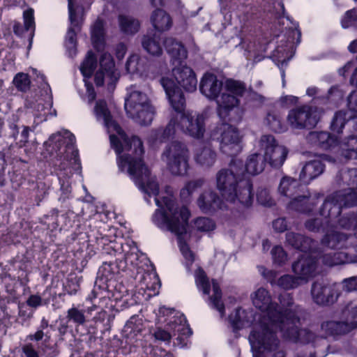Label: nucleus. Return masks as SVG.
<instances>
[{"label":"nucleus","mask_w":357,"mask_h":357,"mask_svg":"<svg viewBox=\"0 0 357 357\" xmlns=\"http://www.w3.org/2000/svg\"><path fill=\"white\" fill-rule=\"evenodd\" d=\"M50 348V346L47 344V339H45L40 343H25L22 347V351L25 357H40L41 355L45 354L47 349Z\"/></svg>","instance_id":"30"},{"label":"nucleus","mask_w":357,"mask_h":357,"mask_svg":"<svg viewBox=\"0 0 357 357\" xmlns=\"http://www.w3.org/2000/svg\"><path fill=\"white\" fill-rule=\"evenodd\" d=\"M341 228L346 229H353L354 235H348L338 231L327 234L322 239L323 245L331 249H342L354 246V241L357 238V215L342 217L338 221Z\"/></svg>","instance_id":"8"},{"label":"nucleus","mask_w":357,"mask_h":357,"mask_svg":"<svg viewBox=\"0 0 357 357\" xmlns=\"http://www.w3.org/2000/svg\"><path fill=\"white\" fill-rule=\"evenodd\" d=\"M225 89L229 93H223L217 100L218 114L225 121H230V112L240 104L239 97H242L247 91L245 82L231 78L227 79L224 84Z\"/></svg>","instance_id":"7"},{"label":"nucleus","mask_w":357,"mask_h":357,"mask_svg":"<svg viewBox=\"0 0 357 357\" xmlns=\"http://www.w3.org/2000/svg\"><path fill=\"white\" fill-rule=\"evenodd\" d=\"M26 303L29 306L36 308L42 305V298L38 295H31Z\"/></svg>","instance_id":"60"},{"label":"nucleus","mask_w":357,"mask_h":357,"mask_svg":"<svg viewBox=\"0 0 357 357\" xmlns=\"http://www.w3.org/2000/svg\"><path fill=\"white\" fill-rule=\"evenodd\" d=\"M357 21V12L356 9H351L346 12L343 18L342 19L341 23L344 28H348L352 25H354Z\"/></svg>","instance_id":"50"},{"label":"nucleus","mask_w":357,"mask_h":357,"mask_svg":"<svg viewBox=\"0 0 357 357\" xmlns=\"http://www.w3.org/2000/svg\"><path fill=\"white\" fill-rule=\"evenodd\" d=\"M211 137L220 143V151L229 155L234 156L241 151L239 132L235 127L227 123H222L212 132Z\"/></svg>","instance_id":"9"},{"label":"nucleus","mask_w":357,"mask_h":357,"mask_svg":"<svg viewBox=\"0 0 357 357\" xmlns=\"http://www.w3.org/2000/svg\"><path fill=\"white\" fill-rule=\"evenodd\" d=\"M160 84L168 96L170 104L176 114L172 116L165 128L153 130L151 140L153 143H162L168 140L178 130L199 139L205 132V117L203 114L185 113V99L181 89L174 80L169 77H162Z\"/></svg>","instance_id":"3"},{"label":"nucleus","mask_w":357,"mask_h":357,"mask_svg":"<svg viewBox=\"0 0 357 357\" xmlns=\"http://www.w3.org/2000/svg\"><path fill=\"white\" fill-rule=\"evenodd\" d=\"M168 169L172 174L184 176L189 168V151L186 146L179 142H173L164 151Z\"/></svg>","instance_id":"10"},{"label":"nucleus","mask_w":357,"mask_h":357,"mask_svg":"<svg viewBox=\"0 0 357 357\" xmlns=\"http://www.w3.org/2000/svg\"><path fill=\"white\" fill-rule=\"evenodd\" d=\"M195 278L197 288L202 290L204 294L208 295L211 291V284L206 272L202 268H198L195 272Z\"/></svg>","instance_id":"38"},{"label":"nucleus","mask_w":357,"mask_h":357,"mask_svg":"<svg viewBox=\"0 0 357 357\" xmlns=\"http://www.w3.org/2000/svg\"><path fill=\"white\" fill-rule=\"evenodd\" d=\"M120 137L110 135V142L117 154L119 169L126 171L139 189L149 195H157L159 185L155 177L151 176V172L146 166L142 156L144 153L143 143L137 136L127 137L119 133Z\"/></svg>","instance_id":"2"},{"label":"nucleus","mask_w":357,"mask_h":357,"mask_svg":"<svg viewBox=\"0 0 357 357\" xmlns=\"http://www.w3.org/2000/svg\"><path fill=\"white\" fill-rule=\"evenodd\" d=\"M95 113L98 118L102 119L105 123L108 126L112 120V116L107 109V103L105 100L97 101L95 106Z\"/></svg>","instance_id":"46"},{"label":"nucleus","mask_w":357,"mask_h":357,"mask_svg":"<svg viewBox=\"0 0 357 357\" xmlns=\"http://www.w3.org/2000/svg\"><path fill=\"white\" fill-rule=\"evenodd\" d=\"M321 260L325 265L333 266L345 263L347 261V256L344 252L331 251L324 253L321 256Z\"/></svg>","instance_id":"37"},{"label":"nucleus","mask_w":357,"mask_h":357,"mask_svg":"<svg viewBox=\"0 0 357 357\" xmlns=\"http://www.w3.org/2000/svg\"><path fill=\"white\" fill-rule=\"evenodd\" d=\"M194 227L199 231L208 232L215 229V224L210 218L199 217L195 220Z\"/></svg>","instance_id":"45"},{"label":"nucleus","mask_w":357,"mask_h":357,"mask_svg":"<svg viewBox=\"0 0 357 357\" xmlns=\"http://www.w3.org/2000/svg\"><path fill=\"white\" fill-rule=\"evenodd\" d=\"M223 83L218 77L211 73H205L199 84L201 93L210 100H218L222 89Z\"/></svg>","instance_id":"18"},{"label":"nucleus","mask_w":357,"mask_h":357,"mask_svg":"<svg viewBox=\"0 0 357 357\" xmlns=\"http://www.w3.org/2000/svg\"><path fill=\"white\" fill-rule=\"evenodd\" d=\"M197 205L204 213L224 208L225 204L219 196L213 191H205L197 199Z\"/></svg>","instance_id":"21"},{"label":"nucleus","mask_w":357,"mask_h":357,"mask_svg":"<svg viewBox=\"0 0 357 357\" xmlns=\"http://www.w3.org/2000/svg\"><path fill=\"white\" fill-rule=\"evenodd\" d=\"M119 77V73L115 68V63L112 55L105 52L100 59V68L95 73L94 82L97 86L104 85L105 80L108 84L115 83Z\"/></svg>","instance_id":"14"},{"label":"nucleus","mask_w":357,"mask_h":357,"mask_svg":"<svg viewBox=\"0 0 357 357\" xmlns=\"http://www.w3.org/2000/svg\"><path fill=\"white\" fill-rule=\"evenodd\" d=\"M155 110L151 102L142 106V107L136 109V113L128 114L132 119H135L138 123L141 125H149L151 123L153 119Z\"/></svg>","instance_id":"28"},{"label":"nucleus","mask_w":357,"mask_h":357,"mask_svg":"<svg viewBox=\"0 0 357 357\" xmlns=\"http://www.w3.org/2000/svg\"><path fill=\"white\" fill-rule=\"evenodd\" d=\"M273 227L278 232H284L287 229V223L285 218H278L273 222Z\"/></svg>","instance_id":"58"},{"label":"nucleus","mask_w":357,"mask_h":357,"mask_svg":"<svg viewBox=\"0 0 357 357\" xmlns=\"http://www.w3.org/2000/svg\"><path fill=\"white\" fill-rule=\"evenodd\" d=\"M298 183L296 180L284 177L279 185V192L281 195L291 197L298 192Z\"/></svg>","instance_id":"36"},{"label":"nucleus","mask_w":357,"mask_h":357,"mask_svg":"<svg viewBox=\"0 0 357 357\" xmlns=\"http://www.w3.org/2000/svg\"><path fill=\"white\" fill-rule=\"evenodd\" d=\"M317 261L305 252L292 264V271L302 283L307 282L315 275Z\"/></svg>","instance_id":"16"},{"label":"nucleus","mask_w":357,"mask_h":357,"mask_svg":"<svg viewBox=\"0 0 357 357\" xmlns=\"http://www.w3.org/2000/svg\"><path fill=\"white\" fill-rule=\"evenodd\" d=\"M260 146L264 150V158L272 167H281L286 160L288 150L279 144L275 137L270 135H263L260 139Z\"/></svg>","instance_id":"13"},{"label":"nucleus","mask_w":357,"mask_h":357,"mask_svg":"<svg viewBox=\"0 0 357 357\" xmlns=\"http://www.w3.org/2000/svg\"><path fill=\"white\" fill-rule=\"evenodd\" d=\"M265 165L264 157L261 154L254 153L248 158L245 169L248 174L254 176L262 172Z\"/></svg>","instance_id":"29"},{"label":"nucleus","mask_w":357,"mask_h":357,"mask_svg":"<svg viewBox=\"0 0 357 357\" xmlns=\"http://www.w3.org/2000/svg\"><path fill=\"white\" fill-rule=\"evenodd\" d=\"M307 140L311 145L323 150L330 149L338 144L337 139L326 131L310 132Z\"/></svg>","instance_id":"19"},{"label":"nucleus","mask_w":357,"mask_h":357,"mask_svg":"<svg viewBox=\"0 0 357 357\" xmlns=\"http://www.w3.org/2000/svg\"><path fill=\"white\" fill-rule=\"evenodd\" d=\"M348 110L335 112L331 124L332 131L341 133L347 123H351L357 132V92L352 91L348 97Z\"/></svg>","instance_id":"12"},{"label":"nucleus","mask_w":357,"mask_h":357,"mask_svg":"<svg viewBox=\"0 0 357 357\" xmlns=\"http://www.w3.org/2000/svg\"><path fill=\"white\" fill-rule=\"evenodd\" d=\"M257 202L264 206H271L274 204V200L270 195L269 191L266 188H259L257 192Z\"/></svg>","instance_id":"49"},{"label":"nucleus","mask_w":357,"mask_h":357,"mask_svg":"<svg viewBox=\"0 0 357 357\" xmlns=\"http://www.w3.org/2000/svg\"><path fill=\"white\" fill-rule=\"evenodd\" d=\"M164 46L174 64L177 63L179 66L187 58L188 52L185 46L175 38H167L164 41Z\"/></svg>","instance_id":"20"},{"label":"nucleus","mask_w":357,"mask_h":357,"mask_svg":"<svg viewBox=\"0 0 357 357\" xmlns=\"http://www.w3.org/2000/svg\"><path fill=\"white\" fill-rule=\"evenodd\" d=\"M259 271L263 277L271 284H273L278 277V272L273 270H268L264 266L259 267Z\"/></svg>","instance_id":"53"},{"label":"nucleus","mask_w":357,"mask_h":357,"mask_svg":"<svg viewBox=\"0 0 357 357\" xmlns=\"http://www.w3.org/2000/svg\"><path fill=\"white\" fill-rule=\"evenodd\" d=\"M172 336V335L169 332L160 328L158 329L154 333V337H155V339L165 342L167 343L170 342Z\"/></svg>","instance_id":"57"},{"label":"nucleus","mask_w":357,"mask_h":357,"mask_svg":"<svg viewBox=\"0 0 357 357\" xmlns=\"http://www.w3.org/2000/svg\"><path fill=\"white\" fill-rule=\"evenodd\" d=\"M155 204L159 207L152 218L155 225L178 236L186 233L190 217L187 206L179 205L169 197H164L162 200L155 198Z\"/></svg>","instance_id":"6"},{"label":"nucleus","mask_w":357,"mask_h":357,"mask_svg":"<svg viewBox=\"0 0 357 357\" xmlns=\"http://www.w3.org/2000/svg\"><path fill=\"white\" fill-rule=\"evenodd\" d=\"M13 84L18 91L26 92L31 86L29 75L24 73H17L13 79Z\"/></svg>","instance_id":"43"},{"label":"nucleus","mask_w":357,"mask_h":357,"mask_svg":"<svg viewBox=\"0 0 357 357\" xmlns=\"http://www.w3.org/2000/svg\"><path fill=\"white\" fill-rule=\"evenodd\" d=\"M175 330L182 335H188L190 336L192 334L191 329L185 325H176Z\"/></svg>","instance_id":"63"},{"label":"nucleus","mask_w":357,"mask_h":357,"mask_svg":"<svg viewBox=\"0 0 357 357\" xmlns=\"http://www.w3.org/2000/svg\"><path fill=\"white\" fill-rule=\"evenodd\" d=\"M127 51L126 46L123 43H119L116 45L115 49L116 56L118 59H122Z\"/></svg>","instance_id":"61"},{"label":"nucleus","mask_w":357,"mask_h":357,"mask_svg":"<svg viewBox=\"0 0 357 357\" xmlns=\"http://www.w3.org/2000/svg\"><path fill=\"white\" fill-rule=\"evenodd\" d=\"M318 196L304 195L296 196L288 204V208L299 213H308L317 204Z\"/></svg>","instance_id":"23"},{"label":"nucleus","mask_w":357,"mask_h":357,"mask_svg":"<svg viewBox=\"0 0 357 357\" xmlns=\"http://www.w3.org/2000/svg\"><path fill=\"white\" fill-rule=\"evenodd\" d=\"M311 294L313 301L321 305L333 304L339 296L335 284L331 285L319 281L312 284Z\"/></svg>","instance_id":"15"},{"label":"nucleus","mask_w":357,"mask_h":357,"mask_svg":"<svg viewBox=\"0 0 357 357\" xmlns=\"http://www.w3.org/2000/svg\"><path fill=\"white\" fill-rule=\"evenodd\" d=\"M172 75L177 84L184 90L193 92L197 89V79L192 68L182 64L172 69Z\"/></svg>","instance_id":"17"},{"label":"nucleus","mask_w":357,"mask_h":357,"mask_svg":"<svg viewBox=\"0 0 357 357\" xmlns=\"http://www.w3.org/2000/svg\"><path fill=\"white\" fill-rule=\"evenodd\" d=\"M204 183L203 178H198L188 182L185 186L181 189L180 195L181 198L187 199L190 197L197 189L201 188Z\"/></svg>","instance_id":"47"},{"label":"nucleus","mask_w":357,"mask_h":357,"mask_svg":"<svg viewBox=\"0 0 357 357\" xmlns=\"http://www.w3.org/2000/svg\"><path fill=\"white\" fill-rule=\"evenodd\" d=\"M213 294L208 297L209 305L211 307L218 310L221 317L225 314V304L222 301V291L216 280H212Z\"/></svg>","instance_id":"33"},{"label":"nucleus","mask_w":357,"mask_h":357,"mask_svg":"<svg viewBox=\"0 0 357 357\" xmlns=\"http://www.w3.org/2000/svg\"><path fill=\"white\" fill-rule=\"evenodd\" d=\"M252 298L253 305L266 312L259 328L250 334L249 340L252 345L267 351L278 349L280 345L278 332L283 339L293 342L308 343L314 340V333L300 328L302 309L294 304L291 294H280V305L272 302L269 291L263 287L258 289Z\"/></svg>","instance_id":"1"},{"label":"nucleus","mask_w":357,"mask_h":357,"mask_svg":"<svg viewBox=\"0 0 357 357\" xmlns=\"http://www.w3.org/2000/svg\"><path fill=\"white\" fill-rule=\"evenodd\" d=\"M321 114L317 107L303 105L289 111L287 122L294 129H310L317 124Z\"/></svg>","instance_id":"11"},{"label":"nucleus","mask_w":357,"mask_h":357,"mask_svg":"<svg viewBox=\"0 0 357 357\" xmlns=\"http://www.w3.org/2000/svg\"><path fill=\"white\" fill-rule=\"evenodd\" d=\"M341 154L345 158L357 160V137L351 136L340 144Z\"/></svg>","instance_id":"34"},{"label":"nucleus","mask_w":357,"mask_h":357,"mask_svg":"<svg viewBox=\"0 0 357 357\" xmlns=\"http://www.w3.org/2000/svg\"><path fill=\"white\" fill-rule=\"evenodd\" d=\"M97 66V58L92 51H89L80 66V71L84 77L90 78Z\"/></svg>","instance_id":"35"},{"label":"nucleus","mask_w":357,"mask_h":357,"mask_svg":"<svg viewBox=\"0 0 357 357\" xmlns=\"http://www.w3.org/2000/svg\"><path fill=\"white\" fill-rule=\"evenodd\" d=\"M216 187L227 202L250 207L253 201L252 183L250 176L243 170L241 161L232 160L228 168L216 174Z\"/></svg>","instance_id":"4"},{"label":"nucleus","mask_w":357,"mask_h":357,"mask_svg":"<svg viewBox=\"0 0 357 357\" xmlns=\"http://www.w3.org/2000/svg\"><path fill=\"white\" fill-rule=\"evenodd\" d=\"M286 241L291 247L305 253L311 252L315 245V242L310 238L292 231L286 234Z\"/></svg>","instance_id":"24"},{"label":"nucleus","mask_w":357,"mask_h":357,"mask_svg":"<svg viewBox=\"0 0 357 357\" xmlns=\"http://www.w3.org/2000/svg\"><path fill=\"white\" fill-rule=\"evenodd\" d=\"M322 222L319 218H314L307 220L305 222V227L311 231H319Z\"/></svg>","instance_id":"56"},{"label":"nucleus","mask_w":357,"mask_h":357,"mask_svg":"<svg viewBox=\"0 0 357 357\" xmlns=\"http://www.w3.org/2000/svg\"><path fill=\"white\" fill-rule=\"evenodd\" d=\"M229 320L234 330L238 331L243 327V321L240 317V310H237L234 315L231 314L229 317Z\"/></svg>","instance_id":"55"},{"label":"nucleus","mask_w":357,"mask_h":357,"mask_svg":"<svg viewBox=\"0 0 357 357\" xmlns=\"http://www.w3.org/2000/svg\"><path fill=\"white\" fill-rule=\"evenodd\" d=\"M344 289L349 292L357 291V277L345 279L344 280Z\"/></svg>","instance_id":"59"},{"label":"nucleus","mask_w":357,"mask_h":357,"mask_svg":"<svg viewBox=\"0 0 357 357\" xmlns=\"http://www.w3.org/2000/svg\"><path fill=\"white\" fill-rule=\"evenodd\" d=\"M324 169V165L321 161L318 160L310 161L303 167L300 173L299 178L302 182L308 183L322 174Z\"/></svg>","instance_id":"25"},{"label":"nucleus","mask_w":357,"mask_h":357,"mask_svg":"<svg viewBox=\"0 0 357 357\" xmlns=\"http://www.w3.org/2000/svg\"><path fill=\"white\" fill-rule=\"evenodd\" d=\"M129 97L126 100L125 109L127 114L136 113L137 108L146 106L150 100L145 93L135 89V86L130 87Z\"/></svg>","instance_id":"22"},{"label":"nucleus","mask_w":357,"mask_h":357,"mask_svg":"<svg viewBox=\"0 0 357 357\" xmlns=\"http://www.w3.org/2000/svg\"><path fill=\"white\" fill-rule=\"evenodd\" d=\"M68 8H69V18L71 22V24L73 26H76L77 24V19H76L77 15H76L75 10L73 8L71 1H69Z\"/></svg>","instance_id":"62"},{"label":"nucleus","mask_w":357,"mask_h":357,"mask_svg":"<svg viewBox=\"0 0 357 357\" xmlns=\"http://www.w3.org/2000/svg\"><path fill=\"white\" fill-rule=\"evenodd\" d=\"M151 22L154 29L159 32L169 30L173 24L171 16L162 9H156L152 13Z\"/></svg>","instance_id":"26"},{"label":"nucleus","mask_w":357,"mask_h":357,"mask_svg":"<svg viewBox=\"0 0 357 357\" xmlns=\"http://www.w3.org/2000/svg\"><path fill=\"white\" fill-rule=\"evenodd\" d=\"M49 326V321L45 318H43L38 328V330L33 334H29L26 337V340L33 342H39L43 340L44 336L46 337L45 339H49L50 336L47 335V333H44V330H45Z\"/></svg>","instance_id":"44"},{"label":"nucleus","mask_w":357,"mask_h":357,"mask_svg":"<svg viewBox=\"0 0 357 357\" xmlns=\"http://www.w3.org/2000/svg\"><path fill=\"white\" fill-rule=\"evenodd\" d=\"M91 40L96 50L100 51L105 45V31L103 21L97 19L91 27Z\"/></svg>","instance_id":"32"},{"label":"nucleus","mask_w":357,"mask_h":357,"mask_svg":"<svg viewBox=\"0 0 357 357\" xmlns=\"http://www.w3.org/2000/svg\"><path fill=\"white\" fill-rule=\"evenodd\" d=\"M194 158L199 165L209 167L215 162L216 153L210 146H204L196 150Z\"/></svg>","instance_id":"27"},{"label":"nucleus","mask_w":357,"mask_h":357,"mask_svg":"<svg viewBox=\"0 0 357 357\" xmlns=\"http://www.w3.org/2000/svg\"><path fill=\"white\" fill-rule=\"evenodd\" d=\"M84 310H80L77 307L73 306L67 311L66 319L76 326H82L86 323V316Z\"/></svg>","instance_id":"40"},{"label":"nucleus","mask_w":357,"mask_h":357,"mask_svg":"<svg viewBox=\"0 0 357 357\" xmlns=\"http://www.w3.org/2000/svg\"><path fill=\"white\" fill-rule=\"evenodd\" d=\"M24 26L26 31H29L34 28L33 10L29 8L23 13Z\"/></svg>","instance_id":"52"},{"label":"nucleus","mask_w":357,"mask_h":357,"mask_svg":"<svg viewBox=\"0 0 357 357\" xmlns=\"http://www.w3.org/2000/svg\"><path fill=\"white\" fill-rule=\"evenodd\" d=\"M25 29L24 26H23L20 22H15L13 25V32L15 35L18 36H21Z\"/></svg>","instance_id":"64"},{"label":"nucleus","mask_w":357,"mask_h":357,"mask_svg":"<svg viewBox=\"0 0 357 357\" xmlns=\"http://www.w3.org/2000/svg\"><path fill=\"white\" fill-rule=\"evenodd\" d=\"M118 20L120 29L125 34L133 35L139 30V20L130 15H119Z\"/></svg>","instance_id":"31"},{"label":"nucleus","mask_w":357,"mask_h":357,"mask_svg":"<svg viewBox=\"0 0 357 357\" xmlns=\"http://www.w3.org/2000/svg\"><path fill=\"white\" fill-rule=\"evenodd\" d=\"M273 263L282 266L287 261V254L280 245L274 246L271 250Z\"/></svg>","instance_id":"48"},{"label":"nucleus","mask_w":357,"mask_h":357,"mask_svg":"<svg viewBox=\"0 0 357 357\" xmlns=\"http://www.w3.org/2000/svg\"><path fill=\"white\" fill-rule=\"evenodd\" d=\"M179 247L184 258L190 263V264H192L195 261V257L194 254L190 250L189 246L185 243L181 242Z\"/></svg>","instance_id":"54"},{"label":"nucleus","mask_w":357,"mask_h":357,"mask_svg":"<svg viewBox=\"0 0 357 357\" xmlns=\"http://www.w3.org/2000/svg\"><path fill=\"white\" fill-rule=\"evenodd\" d=\"M139 57L137 54L131 55L127 60L126 68L128 73H134L140 70Z\"/></svg>","instance_id":"51"},{"label":"nucleus","mask_w":357,"mask_h":357,"mask_svg":"<svg viewBox=\"0 0 357 357\" xmlns=\"http://www.w3.org/2000/svg\"><path fill=\"white\" fill-rule=\"evenodd\" d=\"M335 180L340 186L345 185L349 188L333 193L324 202L320 213L328 219V223L340 215L343 207L357 205V168L342 169Z\"/></svg>","instance_id":"5"},{"label":"nucleus","mask_w":357,"mask_h":357,"mask_svg":"<svg viewBox=\"0 0 357 357\" xmlns=\"http://www.w3.org/2000/svg\"><path fill=\"white\" fill-rule=\"evenodd\" d=\"M303 284L297 276H293L291 275H284L280 277L277 284L282 289H294Z\"/></svg>","instance_id":"42"},{"label":"nucleus","mask_w":357,"mask_h":357,"mask_svg":"<svg viewBox=\"0 0 357 357\" xmlns=\"http://www.w3.org/2000/svg\"><path fill=\"white\" fill-rule=\"evenodd\" d=\"M266 120L270 128L275 132H282L285 130V126L282 121L281 115L276 112L268 114Z\"/></svg>","instance_id":"41"},{"label":"nucleus","mask_w":357,"mask_h":357,"mask_svg":"<svg viewBox=\"0 0 357 357\" xmlns=\"http://www.w3.org/2000/svg\"><path fill=\"white\" fill-rule=\"evenodd\" d=\"M142 46L147 52L152 55L159 56L162 52L159 41L155 37L150 36H144L143 37Z\"/></svg>","instance_id":"39"}]
</instances>
